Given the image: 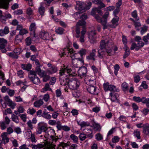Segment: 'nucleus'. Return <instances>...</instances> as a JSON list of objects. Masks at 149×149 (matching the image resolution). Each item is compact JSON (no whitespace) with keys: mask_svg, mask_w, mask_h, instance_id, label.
<instances>
[{"mask_svg":"<svg viewBox=\"0 0 149 149\" xmlns=\"http://www.w3.org/2000/svg\"><path fill=\"white\" fill-rule=\"evenodd\" d=\"M65 81H63V84L65 86L68 85L70 89L72 90L76 89L80 85V82L76 78H72L70 79L68 78L65 79Z\"/></svg>","mask_w":149,"mask_h":149,"instance_id":"nucleus-1","label":"nucleus"},{"mask_svg":"<svg viewBox=\"0 0 149 149\" xmlns=\"http://www.w3.org/2000/svg\"><path fill=\"white\" fill-rule=\"evenodd\" d=\"M135 42H137L136 44L135 42H133L132 43L130 47V49L131 50H133L135 49L136 51H138L140 49L143 47L145 45V43L141 41V38L139 36H136L134 39Z\"/></svg>","mask_w":149,"mask_h":149,"instance_id":"nucleus-2","label":"nucleus"},{"mask_svg":"<svg viewBox=\"0 0 149 149\" xmlns=\"http://www.w3.org/2000/svg\"><path fill=\"white\" fill-rule=\"evenodd\" d=\"M103 86L104 90L105 91H109L112 93H114L115 92H118L119 91V90L116 88V86L113 85L109 84V83L108 82L104 83Z\"/></svg>","mask_w":149,"mask_h":149,"instance_id":"nucleus-3","label":"nucleus"},{"mask_svg":"<svg viewBox=\"0 0 149 149\" xmlns=\"http://www.w3.org/2000/svg\"><path fill=\"white\" fill-rule=\"evenodd\" d=\"M86 90L89 93L91 94L97 95L99 93L98 88L93 86H87Z\"/></svg>","mask_w":149,"mask_h":149,"instance_id":"nucleus-4","label":"nucleus"},{"mask_svg":"<svg viewBox=\"0 0 149 149\" xmlns=\"http://www.w3.org/2000/svg\"><path fill=\"white\" fill-rule=\"evenodd\" d=\"M72 70L70 68H69L68 67L65 68H62L61 70H60V74L61 76H62L64 74H65L66 73L68 74L69 77L74 76L75 75V73H72Z\"/></svg>","mask_w":149,"mask_h":149,"instance_id":"nucleus-5","label":"nucleus"},{"mask_svg":"<svg viewBox=\"0 0 149 149\" xmlns=\"http://www.w3.org/2000/svg\"><path fill=\"white\" fill-rule=\"evenodd\" d=\"M7 41L3 38H0V49L3 53L7 52L6 46L7 45Z\"/></svg>","mask_w":149,"mask_h":149,"instance_id":"nucleus-6","label":"nucleus"},{"mask_svg":"<svg viewBox=\"0 0 149 149\" xmlns=\"http://www.w3.org/2000/svg\"><path fill=\"white\" fill-rule=\"evenodd\" d=\"M36 29V24L35 23H32L29 26V31H30V36L32 38H35L36 34L35 33Z\"/></svg>","mask_w":149,"mask_h":149,"instance_id":"nucleus-7","label":"nucleus"},{"mask_svg":"<svg viewBox=\"0 0 149 149\" xmlns=\"http://www.w3.org/2000/svg\"><path fill=\"white\" fill-rule=\"evenodd\" d=\"M47 130L48 128L45 125L43 124L42 123H39L37 130V134H40L43 132H45Z\"/></svg>","mask_w":149,"mask_h":149,"instance_id":"nucleus-8","label":"nucleus"},{"mask_svg":"<svg viewBox=\"0 0 149 149\" xmlns=\"http://www.w3.org/2000/svg\"><path fill=\"white\" fill-rule=\"evenodd\" d=\"M87 72V68L85 66H83L79 68L78 70V76H79L81 78L87 75L86 74Z\"/></svg>","mask_w":149,"mask_h":149,"instance_id":"nucleus-9","label":"nucleus"},{"mask_svg":"<svg viewBox=\"0 0 149 149\" xmlns=\"http://www.w3.org/2000/svg\"><path fill=\"white\" fill-rule=\"evenodd\" d=\"M43 73H44V74H42L40 76L43 77V81L46 82L49 79L50 77L49 74H52V72L50 70H47L43 71Z\"/></svg>","mask_w":149,"mask_h":149,"instance_id":"nucleus-10","label":"nucleus"},{"mask_svg":"<svg viewBox=\"0 0 149 149\" xmlns=\"http://www.w3.org/2000/svg\"><path fill=\"white\" fill-rule=\"evenodd\" d=\"M96 50L95 49H93L92 50V52L89 55L86 56V59L90 60H93V61L95 60V56Z\"/></svg>","mask_w":149,"mask_h":149,"instance_id":"nucleus-11","label":"nucleus"},{"mask_svg":"<svg viewBox=\"0 0 149 149\" xmlns=\"http://www.w3.org/2000/svg\"><path fill=\"white\" fill-rule=\"evenodd\" d=\"M29 79L30 81L35 84L38 85L40 83V80L37 76H35L33 77H31Z\"/></svg>","mask_w":149,"mask_h":149,"instance_id":"nucleus-12","label":"nucleus"},{"mask_svg":"<svg viewBox=\"0 0 149 149\" xmlns=\"http://www.w3.org/2000/svg\"><path fill=\"white\" fill-rule=\"evenodd\" d=\"M9 3L5 0H0V8L7 9L8 7Z\"/></svg>","mask_w":149,"mask_h":149,"instance_id":"nucleus-13","label":"nucleus"},{"mask_svg":"<svg viewBox=\"0 0 149 149\" xmlns=\"http://www.w3.org/2000/svg\"><path fill=\"white\" fill-rule=\"evenodd\" d=\"M101 9V8H95L93 10L91 13L93 15H95L96 12H97L99 15H102L103 13Z\"/></svg>","mask_w":149,"mask_h":149,"instance_id":"nucleus-14","label":"nucleus"},{"mask_svg":"<svg viewBox=\"0 0 149 149\" xmlns=\"http://www.w3.org/2000/svg\"><path fill=\"white\" fill-rule=\"evenodd\" d=\"M37 122V120L36 118H33L32 120V121L31 120H29L27 123V125H28V126L29 127L31 130H32L33 127V125L32 123H33V124H36Z\"/></svg>","mask_w":149,"mask_h":149,"instance_id":"nucleus-15","label":"nucleus"},{"mask_svg":"<svg viewBox=\"0 0 149 149\" xmlns=\"http://www.w3.org/2000/svg\"><path fill=\"white\" fill-rule=\"evenodd\" d=\"M40 38L44 40H49V34L45 32H42L40 34Z\"/></svg>","mask_w":149,"mask_h":149,"instance_id":"nucleus-16","label":"nucleus"},{"mask_svg":"<svg viewBox=\"0 0 149 149\" xmlns=\"http://www.w3.org/2000/svg\"><path fill=\"white\" fill-rule=\"evenodd\" d=\"M143 133L146 136L149 134V125L145 124L143 127Z\"/></svg>","mask_w":149,"mask_h":149,"instance_id":"nucleus-17","label":"nucleus"},{"mask_svg":"<svg viewBox=\"0 0 149 149\" xmlns=\"http://www.w3.org/2000/svg\"><path fill=\"white\" fill-rule=\"evenodd\" d=\"M9 32V28L7 26H5L4 29L0 30V36H3L5 34H6Z\"/></svg>","mask_w":149,"mask_h":149,"instance_id":"nucleus-18","label":"nucleus"},{"mask_svg":"<svg viewBox=\"0 0 149 149\" xmlns=\"http://www.w3.org/2000/svg\"><path fill=\"white\" fill-rule=\"evenodd\" d=\"M106 55V52L103 49H99L98 50L97 56L100 58H102L104 56Z\"/></svg>","mask_w":149,"mask_h":149,"instance_id":"nucleus-19","label":"nucleus"},{"mask_svg":"<svg viewBox=\"0 0 149 149\" xmlns=\"http://www.w3.org/2000/svg\"><path fill=\"white\" fill-rule=\"evenodd\" d=\"M43 104L42 100L40 99L36 101L33 103L34 107H39Z\"/></svg>","mask_w":149,"mask_h":149,"instance_id":"nucleus-20","label":"nucleus"},{"mask_svg":"<svg viewBox=\"0 0 149 149\" xmlns=\"http://www.w3.org/2000/svg\"><path fill=\"white\" fill-rule=\"evenodd\" d=\"M22 68L24 70L29 71L31 68V65L30 64H21Z\"/></svg>","mask_w":149,"mask_h":149,"instance_id":"nucleus-21","label":"nucleus"},{"mask_svg":"<svg viewBox=\"0 0 149 149\" xmlns=\"http://www.w3.org/2000/svg\"><path fill=\"white\" fill-rule=\"evenodd\" d=\"M78 10L80 11L82 10H86V4L84 2L81 3L80 4H78Z\"/></svg>","mask_w":149,"mask_h":149,"instance_id":"nucleus-22","label":"nucleus"},{"mask_svg":"<svg viewBox=\"0 0 149 149\" xmlns=\"http://www.w3.org/2000/svg\"><path fill=\"white\" fill-rule=\"evenodd\" d=\"M85 133L87 137H90L91 138L93 137V135L92 134V131L91 129L86 130Z\"/></svg>","mask_w":149,"mask_h":149,"instance_id":"nucleus-23","label":"nucleus"},{"mask_svg":"<svg viewBox=\"0 0 149 149\" xmlns=\"http://www.w3.org/2000/svg\"><path fill=\"white\" fill-rule=\"evenodd\" d=\"M4 99L5 102H4L3 104H5L4 107V106H3V107L4 108H5L6 107V104H8L12 100L9 98V97L7 95L6 96L4 97Z\"/></svg>","mask_w":149,"mask_h":149,"instance_id":"nucleus-24","label":"nucleus"},{"mask_svg":"<svg viewBox=\"0 0 149 149\" xmlns=\"http://www.w3.org/2000/svg\"><path fill=\"white\" fill-rule=\"evenodd\" d=\"M35 71L37 74H38L40 76L42 74H44V73H43V71L40 68V66H38L36 68Z\"/></svg>","mask_w":149,"mask_h":149,"instance_id":"nucleus-25","label":"nucleus"},{"mask_svg":"<svg viewBox=\"0 0 149 149\" xmlns=\"http://www.w3.org/2000/svg\"><path fill=\"white\" fill-rule=\"evenodd\" d=\"M142 102L143 104H146L147 107L149 108V98L144 97H142Z\"/></svg>","mask_w":149,"mask_h":149,"instance_id":"nucleus-26","label":"nucleus"},{"mask_svg":"<svg viewBox=\"0 0 149 149\" xmlns=\"http://www.w3.org/2000/svg\"><path fill=\"white\" fill-rule=\"evenodd\" d=\"M148 40H149V33H147L146 36H143L142 38V40L145 42V45H147L149 43Z\"/></svg>","mask_w":149,"mask_h":149,"instance_id":"nucleus-27","label":"nucleus"},{"mask_svg":"<svg viewBox=\"0 0 149 149\" xmlns=\"http://www.w3.org/2000/svg\"><path fill=\"white\" fill-rule=\"evenodd\" d=\"M87 50L86 49L82 48L77 53L79 54L81 57H83V56H85L86 54Z\"/></svg>","mask_w":149,"mask_h":149,"instance_id":"nucleus-28","label":"nucleus"},{"mask_svg":"<svg viewBox=\"0 0 149 149\" xmlns=\"http://www.w3.org/2000/svg\"><path fill=\"white\" fill-rule=\"evenodd\" d=\"M133 134L134 136L136 137L138 139H141L140 132L138 130H135L133 132Z\"/></svg>","mask_w":149,"mask_h":149,"instance_id":"nucleus-29","label":"nucleus"},{"mask_svg":"<svg viewBox=\"0 0 149 149\" xmlns=\"http://www.w3.org/2000/svg\"><path fill=\"white\" fill-rule=\"evenodd\" d=\"M70 137L74 143H76L78 142V137L74 134H71L70 136Z\"/></svg>","mask_w":149,"mask_h":149,"instance_id":"nucleus-30","label":"nucleus"},{"mask_svg":"<svg viewBox=\"0 0 149 149\" xmlns=\"http://www.w3.org/2000/svg\"><path fill=\"white\" fill-rule=\"evenodd\" d=\"M11 118L12 119V120L16 123H19V120L18 116L15 115L14 114L12 115Z\"/></svg>","mask_w":149,"mask_h":149,"instance_id":"nucleus-31","label":"nucleus"},{"mask_svg":"<svg viewBox=\"0 0 149 149\" xmlns=\"http://www.w3.org/2000/svg\"><path fill=\"white\" fill-rule=\"evenodd\" d=\"M7 55L13 58L17 59L18 58V56L14 52L9 53L7 54Z\"/></svg>","mask_w":149,"mask_h":149,"instance_id":"nucleus-32","label":"nucleus"},{"mask_svg":"<svg viewBox=\"0 0 149 149\" xmlns=\"http://www.w3.org/2000/svg\"><path fill=\"white\" fill-rule=\"evenodd\" d=\"M22 39V36L19 34L16 36L15 40V42H21Z\"/></svg>","mask_w":149,"mask_h":149,"instance_id":"nucleus-33","label":"nucleus"},{"mask_svg":"<svg viewBox=\"0 0 149 149\" xmlns=\"http://www.w3.org/2000/svg\"><path fill=\"white\" fill-rule=\"evenodd\" d=\"M132 16L136 19V20L138 21L139 19V18L137 16V14L136 10H134L131 13Z\"/></svg>","mask_w":149,"mask_h":149,"instance_id":"nucleus-34","label":"nucleus"},{"mask_svg":"<svg viewBox=\"0 0 149 149\" xmlns=\"http://www.w3.org/2000/svg\"><path fill=\"white\" fill-rule=\"evenodd\" d=\"M105 52H106V54L107 56H111L113 55V54L112 53V49L111 48L107 49L106 48Z\"/></svg>","mask_w":149,"mask_h":149,"instance_id":"nucleus-35","label":"nucleus"},{"mask_svg":"<svg viewBox=\"0 0 149 149\" xmlns=\"http://www.w3.org/2000/svg\"><path fill=\"white\" fill-rule=\"evenodd\" d=\"M110 96L111 97V100L113 102H115L116 100H118L117 98L114 95V93L111 92L109 94Z\"/></svg>","mask_w":149,"mask_h":149,"instance_id":"nucleus-36","label":"nucleus"},{"mask_svg":"<svg viewBox=\"0 0 149 149\" xmlns=\"http://www.w3.org/2000/svg\"><path fill=\"white\" fill-rule=\"evenodd\" d=\"M140 33L141 34L143 35L147 31L148 27L147 26H144L143 27H141Z\"/></svg>","mask_w":149,"mask_h":149,"instance_id":"nucleus-37","label":"nucleus"},{"mask_svg":"<svg viewBox=\"0 0 149 149\" xmlns=\"http://www.w3.org/2000/svg\"><path fill=\"white\" fill-rule=\"evenodd\" d=\"M121 86L123 90L124 91H126L128 90V84L127 83L125 82L123 83L122 84Z\"/></svg>","mask_w":149,"mask_h":149,"instance_id":"nucleus-38","label":"nucleus"},{"mask_svg":"<svg viewBox=\"0 0 149 149\" xmlns=\"http://www.w3.org/2000/svg\"><path fill=\"white\" fill-rule=\"evenodd\" d=\"M106 43L105 42V41L104 40H102L100 42V49H105Z\"/></svg>","mask_w":149,"mask_h":149,"instance_id":"nucleus-39","label":"nucleus"},{"mask_svg":"<svg viewBox=\"0 0 149 149\" xmlns=\"http://www.w3.org/2000/svg\"><path fill=\"white\" fill-rule=\"evenodd\" d=\"M56 32L58 34H63L64 31V29L61 27H58L56 30Z\"/></svg>","mask_w":149,"mask_h":149,"instance_id":"nucleus-40","label":"nucleus"},{"mask_svg":"<svg viewBox=\"0 0 149 149\" xmlns=\"http://www.w3.org/2000/svg\"><path fill=\"white\" fill-rule=\"evenodd\" d=\"M133 99L135 102L138 103H139L141 102H142V98H141L139 97L134 96L133 97Z\"/></svg>","mask_w":149,"mask_h":149,"instance_id":"nucleus-41","label":"nucleus"},{"mask_svg":"<svg viewBox=\"0 0 149 149\" xmlns=\"http://www.w3.org/2000/svg\"><path fill=\"white\" fill-rule=\"evenodd\" d=\"M79 137L81 141H83L87 137L85 134L82 133L80 134Z\"/></svg>","mask_w":149,"mask_h":149,"instance_id":"nucleus-42","label":"nucleus"},{"mask_svg":"<svg viewBox=\"0 0 149 149\" xmlns=\"http://www.w3.org/2000/svg\"><path fill=\"white\" fill-rule=\"evenodd\" d=\"M85 79L87 81H88V82H91V81H93L94 83L95 82V81L93 78H92L91 76H86L85 77Z\"/></svg>","mask_w":149,"mask_h":149,"instance_id":"nucleus-43","label":"nucleus"},{"mask_svg":"<svg viewBox=\"0 0 149 149\" xmlns=\"http://www.w3.org/2000/svg\"><path fill=\"white\" fill-rule=\"evenodd\" d=\"M63 52L62 53L61 56H64L67 53H69V48L68 47L65 48L63 49Z\"/></svg>","mask_w":149,"mask_h":149,"instance_id":"nucleus-44","label":"nucleus"},{"mask_svg":"<svg viewBox=\"0 0 149 149\" xmlns=\"http://www.w3.org/2000/svg\"><path fill=\"white\" fill-rule=\"evenodd\" d=\"M38 11L40 15H44L45 11V8L43 6L40 7L39 8Z\"/></svg>","mask_w":149,"mask_h":149,"instance_id":"nucleus-45","label":"nucleus"},{"mask_svg":"<svg viewBox=\"0 0 149 149\" xmlns=\"http://www.w3.org/2000/svg\"><path fill=\"white\" fill-rule=\"evenodd\" d=\"M111 20V22L113 25L116 24L118 21L119 18L118 16H115Z\"/></svg>","mask_w":149,"mask_h":149,"instance_id":"nucleus-46","label":"nucleus"},{"mask_svg":"<svg viewBox=\"0 0 149 149\" xmlns=\"http://www.w3.org/2000/svg\"><path fill=\"white\" fill-rule=\"evenodd\" d=\"M27 112L29 114L33 115L36 112V110L34 108H29L27 110Z\"/></svg>","mask_w":149,"mask_h":149,"instance_id":"nucleus-47","label":"nucleus"},{"mask_svg":"<svg viewBox=\"0 0 149 149\" xmlns=\"http://www.w3.org/2000/svg\"><path fill=\"white\" fill-rule=\"evenodd\" d=\"M28 132H30L31 133V137L30 139H31V141L32 142H34L35 143L36 142L37 140L36 139L35 137V135L32 133V132L31 130H30L29 131H28Z\"/></svg>","mask_w":149,"mask_h":149,"instance_id":"nucleus-48","label":"nucleus"},{"mask_svg":"<svg viewBox=\"0 0 149 149\" xmlns=\"http://www.w3.org/2000/svg\"><path fill=\"white\" fill-rule=\"evenodd\" d=\"M36 72L35 71L30 70L29 72V77L30 78V77H33L35 76H37L36 75Z\"/></svg>","mask_w":149,"mask_h":149,"instance_id":"nucleus-49","label":"nucleus"},{"mask_svg":"<svg viewBox=\"0 0 149 149\" xmlns=\"http://www.w3.org/2000/svg\"><path fill=\"white\" fill-rule=\"evenodd\" d=\"M114 68V74L115 75H117L118 74V72L120 68V67L117 64L115 65Z\"/></svg>","mask_w":149,"mask_h":149,"instance_id":"nucleus-50","label":"nucleus"},{"mask_svg":"<svg viewBox=\"0 0 149 149\" xmlns=\"http://www.w3.org/2000/svg\"><path fill=\"white\" fill-rule=\"evenodd\" d=\"M25 42L26 45L27 46H29L31 43V40L30 37H27L25 39Z\"/></svg>","mask_w":149,"mask_h":149,"instance_id":"nucleus-51","label":"nucleus"},{"mask_svg":"<svg viewBox=\"0 0 149 149\" xmlns=\"http://www.w3.org/2000/svg\"><path fill=\"white\" fill-rule=\"evenodd\" d=\"M56 124L57 125L56 127L58 130H61L62 129L63 126H62L61 122L60 121H58Z\"/></svg>","mask_w":149,"mask_h":149,"instance_id":"nucleus-52","label":"nucleus"},{"mask_svg":"<svg viewBox=\"0 0 149 149\" xmlns=\"http://www.w3.org/2000/svg\"><path fill=\"white\" fill-rule=\"evenodd\" d=\"M42 117L47 119H50L52 117L51 115L50 114H48V112L46 113H45L44 114H42Z\"/></svg>","mask_w":149,"mask_h":149,"instance_id":"nucleus-53","label":"nucleus"},{"mask_svg":"<svg viewBox=\"0 0 149 149\" xmlns=\"http://www.w3.org/2000/svg\"><path fill=\"white\" fill-rule=\"evenodd\" d=\"M120 138L117 136H114V137L112 139L111 141L113 143H116L118 142L120 140Z\"/></svg>","mask_w":149,"mask_h":149,"instance_id":"nucleus-54","label":"nucleus"},{"mask_svg":"<svg viewBox=\"0 0 149 149\" xmlns=\"http://www.w3.org/2000/svg\"><path fill=\"white\" fill-rule=\"evenodd\" d=\"M95 136L96 139L97 141L101 140L103 138L102 135L99 133L96 134Z\"/></svg>","mask_w":149,"mask_h":149,"instance_id":"nucleus-55","label":"nucleus"},{"mask_svg":"<svg viewBox=\"0 0 149 149\" xmlns=\"http://www.w3.org/2000/svg\"><path fill=\"white\" fill-rule=\"evenodd\" d=\"M28 33V31L25 29H22L19 31V34L22 36Z\"/></svg>","mask_w":149,"mask_h":149,"instance_id":"nucleus-56","label":"nucleus"},{"mask_svg":"<svg viewBox=\"0 0 149 149\" xmlns=\"http://www.w3.org/2000/svg\"><path fill=\"white\" fill-rule=\"evenodd\" d=\"M43 90L46 91H51L52 89L49 88V84L47 83L46 84L45 87L43 88Z\"/></svg>","mask_w":149,"mask_h":149,"instance_id":"nucleus-57","label":"nucleus"},{"mask_svg":"<svg viewBox=\"0 0 149 149\" xmlns=\"http://www.w3.org/2000/svg\"><path fill=\"white\" fill-rule=\"evenodd\" d=\"M120 8H116L114 10L113 12V14L114 16H117L116 15H117L119 12L120 11Z\"/></svg>","mask_w":149,"mask_h":149,"instance_id":"nucleus-58","label":"nucleus"},{"mask_svg":"<svg viewBox=\"0 0 149 149\" xmlns=\"http://www.w3.org/2000/svg\"><path fill=\"white\" fill-rule=\"evenodd\" d=\"M94 128L96 131H100L101 129L100 125L98 124H95L94 125Z\"/></svg>","mask_w":149,"mask_h":149,"instance_id":"nucleus-59","label":"nucleus"},{"mask_svg":"<svg viewBox=\"0 0 149 149\" xmlns=\"http://www.w3.org/2000/svg\"><path fill=\"white\" fill-rule=\"evenodd\" d=\"M140 77L139 75H137L134 77V81L136 83H138L140 80Z\"/></svg>","mask_w":149,"mask_h":149,"instance_id":"nucleus-60","label":"nucleus"},{"mask_svg":"<svg viewBox=\"0 0 149 149\" xmlns=\"http://www.w3.org/2000/svg\"><path fill=\"white\" fill-rule=\"evenodd\" d=\"M86 23V22L84 21H79L77 23V26H84L85 25Z\"/></svg>","mask_w":149,"mask_h":149,"instance_id":"nucleus-61","label":"nucleus"},{"mask_svg":"<svg viewBox=\"0 0 149 149\" xmlns=\"http://www.w3.org/2000/svg\"><path fill=\"white\" fill-rule=\"evenodd\" d=\"M90 39V42L92 44H94L96 42V38L94 36H91V38H89Z\"/></svg>","mask_w":149,"mask_h":149,"instance_id":"nucleus-62","label":"nucleus"},{"mask_svg":"<svg viewBox=\"0 0 149 149\" xmlns=\"http://www.w3.org/2000/svg\"><path fill=\"white\" fill-rule=\"evenodd\" d=\"M9 141V139L6 137H3L1 141L3 142L4 144L8 143Z\"/></svg>","mask_w":149,"mask_h":149,"instance_id":"nucleus-63","label":"nucleus"},{"mask_svg":"<svg viewBox=\"0 0 149 149\" xmlns=\"http://www.w3.org/2000/svg\"><path fill=\"white\" fill-rule=\"evenodd\" d=\"M122 39L123 43L125 45H126L127 43V39L126 37L125 36L123 35L122 36Z\"/></svg>","mask_w":149,"mask_h":149,"instance_id":"nucleus-64","label":"nucleus"}]
</instances>
